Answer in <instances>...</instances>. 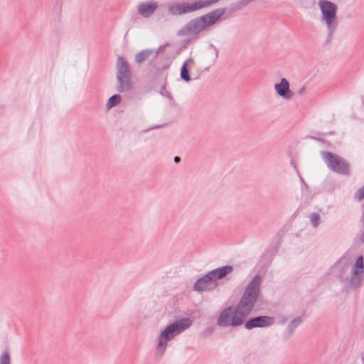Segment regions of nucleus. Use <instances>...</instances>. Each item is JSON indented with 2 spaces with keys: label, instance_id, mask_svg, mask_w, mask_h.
<instances>
[{
  "label": "nucleus",
  "instance_id": "6",
  "mask_svg": "<svg viewBox=\"0 0 364 364\" xmlns=\"http://www.w3.org/2000/svg\"><path fill=\"white\" fill-rule=\"evenodd\" d=\"M319 6L323 15V18L328 27L332 26L333 22L336 20L337 7L333 3L321 0L319 1Z\"/></svg>",
  "mask_w": 364,
  "mask_h": 364
},
{
  "label": "nucleus",
  "instance_id": "4",
  "mask_svg": "<svg viewBox=\"0 0 364 364\" xmlns=\"http://www.w3.org/2000/svg\"><path fill=\"white\" fill-rule=\"evenodd\" d=\"M245 318L236 308L228 307L219 315L217 324L220 327L239 326L244 323Z\"/></svg>",
  "mask_w": 364,
  "mask_h": 364
},
{
  "label": "nucleus",
  "instance_id": "2",
  "mask_svg": "<svg viewBox=\"0 0 364 364\" xmlns=\"http://www.w3.org/2000/svg\"><path fill=\"white\" fill-rule=\"evenodd\" d=\"M191 324V321L190 319L183 318L166 327L159 337L158 351L160 354H163L164 352L168 341L173 339L176 334L188 328Z\"/></svg>",
  "mask_w": 364,
  "mask_h": 364
},
{
  "label": "nucleus",
  "instance_id": "14",
  "mask_svg": "<svg viewBox=\"0 0 364 364\" xmlns=\"http://www.w3.org/2000/svg\"><path fill=\"white\" fill-rule=\"evenodd\" d=\"M119 87L118 90L120 92L128 91L132 86L130 74L119 75Z\"/></svg>",
  "mask_w": 364,
  "mask_h": 364
},
{
  "label": "nucleus",
  "instance_id": "21",
  "mask_svg": "<svg viewBox=\"0 0 364 364\" xmlns=\"http://www.w3.org/2000/svg\"><path fill=\"white\" fill-rule=\"evenodd\" d=\"M355 197L357 200L360 201L364 199V186L357 191Z\"/></svg>",
  "mask_w": 364,
  "mask_h": 364
},
{
  "label": "nucleus",
  "instance_id": "19",
  "mask_svg": "<svg viewBox=\"0 0 364 364\" xmlns=\"http://www.w3.org/2000/svg\"><path fill=\"white\" fill-rule=\"evenodd\" d=\"M364 269V264H363V256L359 257L357 259V261L355 262V264L353 267V273L354 274H359L363 272Z\"/></svg>",
  "mask_w": 364,
  "mask_h": 364
},
{
  "label": "nucleus",
  "instance_id": "10",
  "mask_svg": "<svg viewBox=\"0 0 364 364\" xmlns=\"http://www.w3.org/2000/svg\"><path fill=\"white\" fill-rule=\"evenodd\" d=\"M272 323V320L270 317L259 316L248 321L245 323V328L247 329H252L256 327H265L270 325Z\"/></svg>",
  "mask_w": 364,
  "mask_h": 364
},
{
  "label": "nucleus",
  "instance_id": "9",
  "mask_svg": "<svg viewBox=\"0 0 364 364\" xmlns=\"http://www.w3.org/2000/svg\"><path fill=\"white\" fill-rule=\"evenodd\" d=\"M158 4L155 1H146L139 4L137 6L139 14L145 17H150L157 9Z\"/></svg>",
  "mask_w": 364,
  "mask_h": 364
},
{
  "label": "nucleus",
  "instance_id": "15",
  "mask_svg": "<svg viewBox=\"0 0 364 364\" xmlns=\"http://www.w3.org/2000/svg\"><path fill=\"white\" fill-rule=\"evenodd\" d=\"M193 65L194 60L191 58L186 60L183 63L181 70V77L183 80L186 82H189L191 80L190 76L188 75V68H191Z\"/></svg>",
  "mask_w": 364,
  "mask_h": 364
},
{
  "label": "nucleus",
  "instance_id": "17",
  "mask_svg": "<svg viewBox=\"0 0 364 364\" xmlns=\"http://www.w3.org/2000/svg\"><path fill=\"white\" fill-rule=\"evenodd\" d=\"M151 51L149 50H142L138 53L135 56V60L137 63H141L150 56Z\"/></svg>",
  "mask_w": 364,
  "mask_h": 364
},
{
  "label": "nucleus",
  "instance_id": "12",
  "mask_svg": "<svg viewBox=\"0 0 364 364\" xmlns=\"http://www.w3.org/2000/svg\"><path fill=\"white\" fill-rule=\"evenodd\" d=\"M274 88L277 94L284 98L289 99L291 94L289 90V84L285 78H282L279 83H276Z\"/></svg>",
  "mask_w": 364,
  "mask_h": 364
},
{
  "label": "nucleus",
  "instance_id": "24",
  "mask_svg": "<svg viewBox=\"0 0 364 364\" xmlns=\"http://www.w3.org/2000/svg\"><path fill=\"white\" fill-rule=\"evenodd\" d=\"M361 240H362L363 242H364V232H363V234L361 236Z\"/></svg>",
  "mask_w": 364,
  "mask_h": 364
},
{
  "label": "nucleus",
  "instance_id": "23",
  "mask_svg": "<svg viewBox=\"0 0 364 364\" xmlns=\"http://www.w3.org/2000/svg\"><path fill=\"white\" fill-rule=\"evenodd\" d=\"M174 161H175V162H176V163L179 162V161H180V157H178V156H176V157L174 158Z\"/></svg>",
  "mask_w": 364,
  "mask_h": 364
},
{
  "label": "nucleus",
  "instance_id": "18",
  "mask_svg": "<svg viewBox=\"0 0 364 364\" xmlns=\"http://www.w3.org/2000/svg\"><path fill=\"white\" fill-rule=\"evenodd\" d=\"M122 97L119 95H112L109 98L107 102V107L108 109L112 108L120 103Z\"/></svg>",
  "mask_w": 364,
  "mask_h": 364
},
{
  "label": "nucleus",
  "instance_id": "22",
  "mask_svg": "<svg viewBox=\"0 0 364 364\" xmlns=\"http://www.w3.org/2000/svg\"><path fill=\"white\" fill-rule=\"evenodd\" d=\"M318 220V217L317 215L314 216L313 218V223L315 225H317V220Z\"/></svg>",
  "mask_w": 364,
  "mask_h": 364
},
{
  "label": "nucleus",
  "instance_id": "11",
  "mask_svg": "<svg viewBox=\"0 0 364 364\" xmlns=\"http://www.w3.org/2000/svg\"><path fill=\"white\" fill-rule=\"evenodd\" d=\"M216 286V283L213 282L210 276L208 274L206 276L198 280L195 284V289L198 291L209 290L214 288Z\"/></svg>",
  "mask_w": 364,
  "mask_h": 364
},
{
  "label": "nucleus",
  "instance_id": "1",
  "mask_svg": "<svg viewBox=\"0 0 364 364\" xmlns=\"http://www.w3.org/2000/svg\"><path fill=\"white\" fill-rule=\"evenodd\" d=\"M261 278L255 277L249 283L243 296L237 306V309L245 318L251 312L259 294Z\"/></svg>",
  "mask_w": 364,
  "mask_h": 364
},
{
  "label": "nucleus",
  "instance_id": "7",
  "mask_svg": "<svg viewBox=\"0 0 364 364\" xmlns=\"http://www.w3.org/2000/svg\"><path fill=\"white\" fill-rule=\"evenodd\" d=\"M204 25L201 21L200 18L194 19L189 22L186 27H184L181 31L180 34L182 36L191 35V34H198L203 30H205Z\"/></svg>",
  "mask_w": 364,
  "mask_h": 364
},
{
  "label": "nucleus",
  "instance_id": "3",
  "mask_svg": "<svg viewBox=\"0 0 364 364\" xmlns=\"http://www.w3.org/2000/svg\"><path fill=\"white\" fill-rule=\"evenodd\" d=\"M220 0H197L192 3H178L171 6L168 12L172 16L190 14L216 4Z\"/></svg>",
  "mask_w": 364,
  "mask_h": 364
},
{
  "label": "nucleus",
  "instance_id": "13",
  "mask_svg": "<svg viewBox=\"0 0 364 364\" xmlns=\"http://www.w3.org/2000/svg\"><path fill=\"white\" fill-rule=\"evenodd\" d=\"M232 270V267L225 266L221 268L216 269L210 272L208 274L210 276L211 279L216 283V281L219 279L223 278L228 273L231 272Z\"/></svg>",
  "mask_w": 364,
  "mask_h": 364
},
{
  "label": "nucleus",
  "instance_id": "5",
  "mask_svg": "<svg viewBox=\"0 0 364 364\" xmlns=\"http://www.w3.org/2000/svg\"><path fill=\"white\" fill-rule=\"evenodd\" d=\"M322 155L323 159L331 170L340 174L348 173V164L341 157L330 152H323Z\"/></svg>",
  "mask_w": 364,
  "mask_h": 364
},
{
  "label": "nucleus",
  "instance_id": "8",
  "mask_svg": "<svg viewBox=\"0 0 364 364\" xmlns=\"http://www.w3.org/2000/svg\"><path fill=\"white\" fill-rule=\"evenodd\" d=\"M224 12L225 11L223 9H217L200 17L205 28H208L219 21L221 16L224 14Z\"/></svg>",
  "mask_w": 364,
  "mask_h": 364
},
{
  "label": "nucleus",
  "instance_id": "20",
  "mask_svg": "<svg viewBox=\"0 0 364 364\" xmlns=\"http://www.w3.org/2000/svg\"><path fill=\"white\" fill-rule=\"evenodd\" d=\"M0 364H11L10 355L8 351H4L0 357Z\"/></svg>",
  "mask_w": 364,
  "mask_h": 364
},
{
  "label": "nucleus",
  "instance_id": "16",
  "mask_svg": "<svg viewBox=\"0 0 364 364\" xmlns=\"http://www.w3.org/2000/svg\"><path fill=\"white\" fill-rule=\"evenodd\" d=\"M117 69H118L119 75L130 74L128 64L123 57L118 58Z\"/></svg>",
  "mask_w": 364,
  "mask_h": 364
}]
</instances>
